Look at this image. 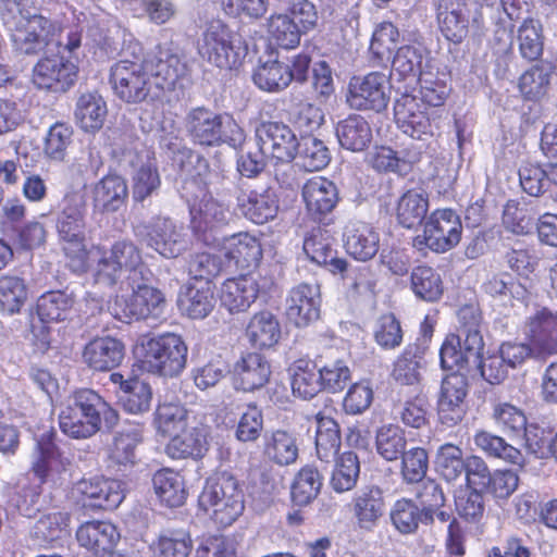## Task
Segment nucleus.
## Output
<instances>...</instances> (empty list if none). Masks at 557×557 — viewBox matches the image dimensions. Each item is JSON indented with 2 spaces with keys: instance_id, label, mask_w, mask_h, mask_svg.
<instances>
[{
  "instance_id": "obj_33",
  "label": "nucleus",
  "mask_w": 557,
  "mask_h": 557,
  "mask_svg": "<svg viewBox=\"0 0 557 557\" xmlns=\"http://www.w3.org/2000/svg\"><path fill=\"white\" fill-rule=\"evenodd\" d=\"M63 407L103 419L106 434H111L120 424L119 410L91 388L75 389L67 396Z\"/></svg>"
},
{
  "instance_id": "obj_48",
  "label": "nucleus",
  "mask_w": 557,
  "mask_h": 557,
  "mask_svg": "<svg viewBox=\"0 0 557 557\" xmlns=\"http://www.w3.org/2000/svg\"><path fill=\"white\" fill-rule=\"evenodd\" d=\"M293 395L310 400L322 393L318 358L297 359L288 368Z\"/></svg>"
},
{
  "instance_id": "obj_5",
  "label": "nucleus",
  "mask_w": 557,
  "mask_h": 557,
  "mask_svg": "<svg viewBox=\"0 0 557 557\" xmlns=\"http://www.w3.org/2000/svg\"><path fill=\"white\" fill-rule=\"evenodd\" d=\"M185 131L191 143L202 148L235 145L244 127L227 112H216L206 106L191 108L184 117Z\"/></svg>"
},
{
  "instance_id": "obj_41",
  "label": "nucleus",
  "mask_w": 557,
  "mask_h": 557,
  "mask_svg": "<svg viewBox=\"0 0 557 557\" xmlns=\"http://www.w3.org/2000/svg\"><path fill=\"white\" fill-rule=\"evenodd\" d=\"M384 491L376 485L363 486L352 499V513L360 529L371 531L385 513Z\"/></svg>"
},
{
  "instance_id": "obj_32",
  "label": "nucleus",
  "mask_w": 557,
  "mask_h": 557,
  "mask_svg": "<svg viewBox=\"0 0 557 557\" xmlns=\"http://www.w3.org/2000/svg\"><path fill=\"white\" fill-rule=\"evenodd\" d=\"M226 267L231 273L247 272L256 269L263 256L260 239L247 232H240L231 236H225Z\"/></svg>"
},
{
  "instance_id": "obj_38",
  "label": "nucleus",
  "mask_w": 557,
  "mask_h": 557,
  "mask_svg": "<svg viewBox=\"0 0 557 557\" xmlns=\"http://www.w3.org/2000/svg\"><path fill=\"white\" fill-rule=\"evenodd\" d=\"M343 243L350 257L366 262L379 252L380 234L367 222L349 221L344 227Z\"/></svg>"
},
{
  "instance_id": "obj_43",
  "label": "nucleus",
  "mask_w": 557,
  "mask_h": 557,
  "mask_svg": "<svg viewBox=\"0 0 557 557\" xmlns=\"http://www.w3.org/2000/svg\"><path fill=\"white\" fill-rule=\"evenodd\" d=\"M335 135L339 147L351 152L366 151L373 140L369 121L358 113H350L339 120L335 124Z\"/></svg>"
},
{
  "instance_id": "obj_62",
  "label": "nucleus",
  "mask_w": 557,
  "mask_h": 557,
  "mask_svg": "<svg viewBox=\"0 0 557 557\" xmlns=\"http://www.w3.org/2000/svg\"><path fill=\"white\" fill-rule=\"evenodd\" d=\"M88 36L91 42V47L95 48V54L101 59L115 58L121 55L122 58H128L124 51L127 49L125 33L120 28H104L99 25L89 27Z\"/></svg>"
},
{
  "instance_id": "obj_53",
  "label": "nucleus",
  "mask_w": 557,
  "mask_h": 557,
  "mask_svg": "<svg viewBox=\"0 0 557 557\" xmlns=\"http://www.w3.org/2000/svg\"><path fill=\"white\" fill-rule=\"evenodd\" d=\"M389 518L395 529L404 535L414 534L420 524L429 527L434 523L428 511H423L414 500L405 497L394 503Z\"/></svg>"
},
{
  "instance_id": "obj_39",
  "label": "nucleus",
  "mask_w": 557,
  "mask_h": 557,
  "mask_svg": "<svg viewBox=\"0 0 557 557\" xmlns=\"http://www.w3.org/2000/svg\"><path fill=\"white\" fill-rule=\"evenodd\" d=\"M112 444L108 450V467L117 472H126L137 463L136 448L143 442L139 423L132 428L114 430Z\"/></svg>"
},
{
  "instance_id": "obj_58",
  "label": "nucleus",
  "mask_w": 557,
  "mask_h": 557,
  "mask_svg": "<svg viewBox=\"0 0 557 557\" xmlns=\"http://www.w3.org/2000/svg\"><path fill=\"white\" fill-rule=\"evenodd\" d=\"M400 33L392 22L377 24L372 33L369 52L375 66H387L395 53Z\"/></svg>"
},
{
  "instance_id": "obj_64",
  "label": "nucleus",
  "mask_w": 557,
  "mask_h": 557,
  "mask_svg": "<svg viewBox=\"0 0 557 557\" xmlns=\"http://www.w3.org/2000/svg\"><path fill=\"white\" fill-rule=\"evenodd\" d=\"M411 289L417 298L426 302L438 301L444 293L441 274L428 265L413 268L410 275Z\"/></svg>"
},
{
  "instance_id": "obj_46",
  "label": "nucleus",
  "mask_w": 557,
  "mask_h": 557,
  "mask_svg": "<svg viewBox=\"0 0 557 557\" xmlns=\"http://www.w3.org/2000/svg\"><path fill=\"white\" fill-rule=\"evenodd\" d=\"M429 195L421 188H410L404 191L395 208V218L404 228L418 230L429 218Z\"/></svg>"
},
{
  "instance_id": "obj_3",
  "label": "nucleus",
  "mask_w": 557,
  "mask_h": 557,
  "mask_svg": "<svg viewBox=\"0 0 557 557\" xmlns=\"http://www.w3.org/2000/svg\"><path fill=\"white\" fill-rule=\"evenodd\" d=\"M100 255L94 273V281L104 287L124 284L135 277L144 281L152 278V271L143 261L138 246L131 239L115 240L110 249L104 245H95Z\"/></svg>"
},
{
  "instance_id": "obj_37",
  "label": "nucleus",
  "mask_w": 557,
  "mask_h": 557,
  "mask_svg": "<svg viewBox=\"0 0 557 557\" xmlns=\"http://www.w3.org/2000/svg\"><path fill=\"white\" fill-rule=\"evenodd\" d=\"M129 189L126 180L110 172L100 178L91 188L92 207L101 213H113L126 206Z\"/></svg>"
},
{
  "instance_id": "obj_59",
  "label": "nucleus",
  "mask_w": 557,
  "mask_h": 557,
  "mask_svg": "<svg viewBox=\"0 0 557 557\" xmlns=\"http://www.w3.org/2000/svg\"><path fill=\"white\" fill-rule=\"evenodd\" d=\"M117 404L131 414H143L151 408L153 393L150 384L137 376L128 377L123 392H116Z\"/></svg>"
},
{
  "instance_id": "obj_28",
  "label": "nucleus",
  "mask_w": 557,
  "mask_h": 557,
  "mask_svg": "<svg viewBox=\"0 0 557 557\" xmlns=\"http://www.w3.org/2000/svg\"><path fill=\"white\" fill-rule=\"evenodd\" d=\"M231 383L235 391L250 393L262 388L270 380V361L260 352H243L231 363Z\"/></svg>"
},
{
  "instance_id": "obj_57",
  "label": "nucleus",
  "mask_w": 557,
  "mask_h": 557,
  "mask_svg": "<svg viewBox=\"0 0 557 557\" xmlns=\"http://www.w3.org/2000/svg\"><path fill=\"white\" fill-rule=\"evenodd\" d=\"M263 451L277 466L293 465L299 455L298 436L294 431L275 430L267 438Z\"/></svg>"
},
{
  "instance_id": "obj_10",
  "label": "nucleus",
  "mask_w": 557,
  "mask_h": 557,
  "mask_svg": "<svg viewBox=\"0 0 557 557\" xmlns=\"http://www.w3.org/2000/svg\"><path fill=\"white\" fill-rule=\"evenodd\" d=\"M133 233L141 246L165 259H175L188 248L183 228L169 216L154 215L149 220L139 221L133 224Z\"/></svg>"
},
{
  "instance_id": "obj_29",
  "label": "nucleus",
  "mask_w": 557,
  "mask_h": 557,
  "mask_svg": "<svg viewBox=\"0 0 557 557\" xmlns=\"http://www.w3.org/2000/svg\"><path fill=\"white\" fill-rule=\"evenodd\" d=\"M525 327L535 359L545 360L557 354V310L548 307L536 309L528 318Z\"/></svg>"
},
{
  "instance_id": "obj_14",
  "label": "nucleus",
  "mask_w": 557,
  "mask_h": 557,
  "mask_svg": "<svg viewBox=\"0 0 557 557\" xmlns=\"http://www.w3.org/2000/svg\"><path fill=\"white\" fill-rule=\"evenodd\" d=\"M461 234L462 224L454 210H435L423 224L422 233L412 238V246L418 250L428 248L434 252H445L459 244Z\"/></svg>"
},
{
  "instance_id": "obj_63",
  "label": "nucleus",
  "mask_w": 557,
  "mask_h": 557,
  "mask_svg": "<svg viewBox=\"0 0 557 557\" xmlns=\"http://www.w3.org/2000/svg\"><path fill=\"white\" fill-rule=\"evenodd\" d=\"M342 443L338 423L331 417H317L315 449L321 461L334 460Z\"/></svg>"
},
{
  "instance_id": "obj_21",
  "label": "nucleus",
  "mask_w": 557,
  "mask_h": 557,
  "mask_svg": "<svg viewBox=\"0 0 557 557\" xmlns=\"http://www.w3.org/2000/svg\"><path fill=\"white\" fill-rule=\"evenodd\" d=\"M258 146L270 152L282 163H289L297 157L299 138L292 127L282 121H262L255 129Z\"/></svg>"
},
{
  "instance_id": "obj_6",
  "label": "nucleus",
  "mask_w": 557,
  "mask_h": 557,
  "mask_svg": "<svg viewBox=\"0 0 557 557\" xmlns=\"http://www.w3.org/2000/svg\"><path fill=\"white\" fill-rule=\"evenodd\" d=\"M198 506L210 513L214 522L231 525L244 511V493L238 480L228 472L207 478L198 497Z\"/></svg>"
},
{
  "instance_id": "obj_30",
  "label": "nucleus",
  "mask_w": 557,
  "mask_h": 557,
  "mask_svg": "<svg viewBox=\"0 0 557 557\" xmlns=\"http://www.w3.org/2000/svg\"><path fill=\"white\" fill-rule=\"evenodd\" d=\"M35 442L36 457L28 474L40 483L54 481L55 475L64 468L58 432L51 428L36 435Z\"/></svg>"
},
{
  "instance_id": "obj_7",
  "label": "nucleus",
  "mask_w": 557,
  "mask_h": 557,
  "mask_svg": "<svg viewBox=\"0 0 557 557\" xmlns=\"http://www.w3.org/2000/svg\"><path fill=\"white\" fill-rule=\"evenodd\" d=\"M200 58L220 70H237L248 53L245 38L221 21L212 22L197 42Z\"/></svg>"
},
{
  "instance_id": "obj_15",
  "label": "nucleus",
  "mask_w": 557,
  "mask_h": 557,
  "mask_svg": "<svg viewBox=\"0 0 557 557\" xmlns=\"http://www.w3.org/2000/svg\"><path fill=\"white\" fill-rule=\"evenodd\" d=\"M394 121L406 136L426 141L440 129L435 116H431L419 98L405 90L394 100Z\"/></svg>"
},
{
  "instance_id": "obj_9",
  "label": "nucleus",
  "mask_w": 557,
  "mask_h": 557,
  "mask_svg": "<svg viewBox=\"0 0 557 557\" xmlns=\"http://www.w3.org/2000/svg\"><path fill=\"white\" fill-rule=\"evenodd\" d=\"M483 352L484 339L481 333H472L466 338L456 333H448L440 347V367L443 371L451 373H461L462 370L472 376L478 373L487 381Z\"/></svg>"
},
{
  "instance_id": "obj_13",
  "label": "nucleus",
  "mask_w": 557,
  "mask_h": 557,
  "mask_svg": "<svg viewBox=\"0 0 557 557\" xmlns=\"http://www.w3.org/2000/svg\"><path fill=\"white\" fill-rule=\"evenodd\" d=\"M122 482L103 475L83 478L73 486L75 506L85 513L112 511L123 502Z\"/></svg>"
},
{
  "instance_id": "obj_18",
  "label": "nucleus",
  "mask_w": 557,
  "mask_h": 557,
  "mask_svg": "<svg viewBox=\"0 0 557 557\" xmlns=\"http://www.w3.org/2000/svg\"><path fill=\"white\" fill-rule=\"evenodd\" d=\"M189 215L195 238L208 247L220 246L224 242L225 235L222 234V228L233 219L230 209L211 194L202 198Z\"/></svg>"
},
{
  "instance_id": "obj_47",
  "label": "nucleus",
  "mask_w": 557,
  "mask_h": 557,
  "mask_svg": "<svg viewBox=\"0 0 557 557\" xmlns=\"http://www.w3.org/2000/svg\"><path fill=\"white\" fill-rule=\"evenodd\" d=\"M209 450L208 435L200 428H185L170 437L165 446L166 455L172 459L201 460Z\"/></svg>"
},
{
  "instance_id": "obj_11",
  "label": "nucleus",
  "mask_w": 557,
  "mask_h": 557,
  "mask_svg": "<svg viewBox=\"0 0 557 557\" xmlns=\"http://www.w3.org/2000/svg\"><path fill=\"white\" fill-rule=\"evenodd\" d=\"M218 195L233 198L236 214L256 225L275 220L280 211L278 190L272 185L244 187L242 184L240 188L221 189Z\"/></svg>"
},
{
  "instance_id": "obj_44",
  "label": "nucleus",
  "mask_w": 557,
  "mask_h": 557,
  "mask_svg": "<svg viewBox=\"0 0 557 557\" xmlns=\"http://www.w3.org/2000/svg\"><path fill=\"white\" fill-rule=\"evenodd\" d=\"M463 0H436V17L443 36L460 44L468 35L470 22L465 15Z\"/></svg>"
},
{
  "instance_id": "obj_22",
  "label": "nucleus",
  "mask_w": 557,
  "mask_h": 557,
  "mask_svg": "<svg viewBox=\"0 0 557 557\" xmlns=\"http://www.w3.org/2000/svg\"><path fill=\"white\" fill-rule=\"evenodd\" d=\"M327 227L320 224L312 227L304 238L302 250L312 263L344 277L349 263L346 258L338 257L335 239Z\"/></svg>"
},
{
  "instance_id": "obj_34",
  "label": "nucleus",
  "mask_w": 557,
  "mask_h": 557,
  "mask_svg": "<svg viewBox=\"0 0 557 557\" xmlns=\"http://www.w3.org/2000/svg\"><path fill=\"white\" fill-rule=\"evenodd\" d=\"M30 474L25 480H20L5 492V510L10 513H18L22 517L33 519L41 512L47 500L42 495V484L30 482Z\"/></svg>"
},
{
  "instance_id": "obj_50",
  "label": "nucleus",
  "mask_w": 557,
  "mask_h": 557,
  "mask_svg": "<svg viewBox=\"0 0 557 557\" xmlns=\"http://www.w3.org/2000/svg\"><path fill=\"white\" fill-rule=\"evenodd\" d=\"M154 494L159 502L169 508H178L187 499L188 492L183 475L170 469L156 471L151 479Z\"/></svg>"
},
{
  "instance_id": "obj_35",
  "label": "nucleus",
  "mask_w": 557,
  "mask_h": 557,
  "mask_svg": "<svg viewBox=\"0 0 557 557\" xmlns=\"http://www.w3.org/2000/svg\"><path fill=\"white\" fill-rule=\"evenodd\" d=\"M431 50L422 42L414 40L398 47L391 59L392 71L398 75V81L408 78L418 81L425 71L431 70Z\"/></svg>"
},
{
  "instance_id": "obj_26",
  "label": "nucleus",
  "mask_w": 557,
  "mask_h": 557,
  "mask_svg": "<svg viewBox=\"0 0 557 557\" xmlns=\"http://www.w3.org/2000/svg\"><path fill=\"white\" fill-rule=\"evenodd\" d=\"M125 356L123 338L104 332L89 339L82 352L84 363L97 372H109L120 367Z\"/></svg>"
},
{
  "instance_id": "obj_31",
  "label": "nucleus",
  "mask_w": 557,
  "mask_h": 557,
  "mask_svg": "<svg viewBox=\"0 0 557 557\" xmlns=\"http://www.w3.org/2000/svg\"><path fill=\"white\" fill-rule=\"evenodd\" d=\"M87 208L82 197L72 196L64 199L55 213V230L61 243L69 246L83 245L86 239Z\"/></svg>"
},
{
  "instance_id": "obj_19",
  "label": "nucleus",
  "mask_w": 557,
  "mask_h": 557,
  "mask_svg": "<svg viewBox=\"0 0 557 557\" xmlns=\"http://www.w3.org/2000/svg\"><path fill=\"white\" fill-rule=\"evenodd\" d=\"M308 219L317 224L330 226L334 223L333 211L339 202L337 185L323 176L308 180L301 188Z\"/></svg>"
},
{
  "instance_id": "obj_24",
  "label": "nucleus",
  "mask_w": 557,
  "mask_h": 557,
  "mask_svg": "<svg viewBox=\"0 0 557 557\" xmlns=\"http://www.w3.org/2000/svg\"><path fill=\"white\" fill-rule=\"evenodd\" d=\"M321 287L317 283L301 282L286 298V317L296 327H307L321 318Z\"/></svg>"
},
{
  "instance_id": "obj_20",
  "label": "nucleus",
  "mask_w": 557,
  "mask_h": 557,
  "mask_svg": "<svg viewBox=\"0 0 557 557\" xmlns=\"http://www.w3.org/2000/svg\"><path fill=\"white\" fill-rule=\"evenodd\" d=\"M273 281L240 273L238 278L226 277L221 289L220 301L230 313L247 311L260 294L267 293Z\"/></svg>"
},
{
  "instance_id": "obj_54",
  "label": "nucleus",
  "mask_w": 557,
  "mask_h": 557,
  "mask_svg": "<svg viewBox=\"0 0 557 557\" xmlns=\"http://www.w3.org/2000/svg\"><path fill=\"white\" fill-rule=\"evenodd\" d=\"M132 198L136 203H144L147 199L158 196L161 188V176L156 161L149 158L147 161L133 164L132 172Z\"/></svg>"
},
{
  "instance_id": "obj_49",
  "label": "nucleus",
  "mask_w": 557,
  "mask_h": 557,
  "mask_svg": "<svg viewBox=\"0 0 557 557\" xmlns=\"http://www.w3.org/2000/svg\"><path fill=\"white\" fill-rule=\"evenodd\" d=\"M473 459L485 462L475 455L463 458L462 450L458 446L446 443L437 449L434 460L435 470L447 482H454L461 478L462 474H465V479L468 481V472L470 467H472Z\"/></svg>"
},
{
  "instance_id": "obj_60",
  "label": "nucleus",
  "mask_w": 557,
  "mask_h": 557,
  "mask_svg": "<svg viewBox=\"0 0 557 557\" xmlns=\"http://www.w3.org/2000/svg\"><path fill=\"white\" fill-rule=\"evenodd\" d=\"M323 476L312 466L302 467L295 475L290 485L292 507H307L320 494Z\"/></svg>"
},
{
  "instance_id": "obj_51",
  "label": "nucleus",
  "mask_w": 557,
  "mask_h": 557,
  "mask_svg": "<svg viewBox=\"0 0 557 557\" xmlns=\"http://www.w3.org/2000/svg\"><path fill=\"white\" fill-rule=\"evenodd\" d=\"M527 358L535 359V351L530 342L504 343L498 355L490 356V384H499L508 374V368L523 362Z\"/></svg>"
},
{
  "instance_id": "obj_23",
  "label": "nucleus",
  "mask_w": 557,
  "mask_h": 557,
  "mask_svg": "<svg viewBox=\"0 0 557 557\" xmlns=\"http://www.w3.org/2000/svg\"><path fill=\"white\" fill-rule=\"evenodd\" d=\"M247 133L244 129L228 148L235 153V175L232 181L223 182L221 189L240 188L242 184L249 186V181L258 180L267 171L268 161L265 151L258 146L247 149Z\"/></svg>"
},
{
  "instance_id": "obj_45",
  "label": "nucleus",
  "mask_w": 557,
  "mask_h": 557,
  "mask_svg": "<svg viewBox=\"0 0 557 557\" xmlns=\"http://www.w3.org/2000/svg\"><path fill=\"white\" fill-rule=\"evenodd\" d=\"M246 336L256 349L274 348L282 338L278 315L268 309L253 313L246 326Z\"/></svg>"
},
{
  "instance_id": "obj_56",
  "label": "nucleus",
  "mask_w": 557,
  "mask_h": 557,
  "mask_svg": "<svg viewBox=\"0 0 557 557\" xmlns=\"http://www.w3.org/2000/svg\"><path fill=\"white\" fill-rule=\"evenodd\" d=\"M416 83L420 85L419 100L425 106L441 107L451 92V75L445 69L433 71V67L424 72Z\"/></svg>"
},
{
  "instance_id": "obj_36",
  "label": "nucleus",
  "mask_w": 557,
  "mask_h": 557,
  "mask_svg": "<svg viewBox=\"0 0 557 557\" xmlns=\"http://www.w3.org/2000/svg\"><path fill=\"white\" fill-rule=\"evenodd\" d=\"M215 285L208 282H189L180 287L176 305L183 315L193 320L207 318L216 304Z\"/></svg>"
},
{
  "instance_id": "obj_27",
  "label": "nucleus",
  "mask_w": 557,
  "mask_h": 557,
  "mask_svg": "<svg viewBox=\"0 0 557 557\" xmlns=\"http://www.w3.org/2000/svg\"><path fill=\"white\" fill-rule=\"evenodd\" d=\"M467 492L456 497V509L468 522H478L484 513L487 494V465L473 459L468 472Z\"/></svg>"
},
{
  "instance_id": "obj_2",
  "label": "nucleus",
  "mask_w": 557,
  "mask_h": 557,
  "mask_svg": "<svg viewBox=\"0 0 557 557\" xmlns=\"http://www.w3.org/2000/svg\"><path fill=\"white\" fill-rule=\"evenodd\" d=\"M122 58L110 70V84L114 95L125 103L160 102V91L154 89L145 64V54L137 40L129 39Z\"/></svg>"
},
{
  "instance_id": "obj_16",
  "label": "nucleus",
  "mask_w": 557,
  "mask_h": 557,
  "mask_svg": "<svg viewBox=\"0 0 557 557\" xmlns=\"http://www.w3.org/2000/svg\"><path fill=\"white\" fill-rule=\"evenodd\" d=\"M153 88L160 91V102L165 91H183L189 83V69L184 57L171 49L158 47L157 52L145 55Z\"/></svg>"
},
{
  "instance_id": "obj_52",
  "label": "nucleus",
  "mask_w": 557,
  "mask_h": 557,
  "mask_svg": "<svg viewBox=\"0 0 557 557\" xmlns=\"http://www.w3.org/2000/svg\"><path fill=\"white\" fill-rule=\"evenodd\" d=\"M107 114V102L97 91L82 94L77 98L74 116L76 124L84 132L94 134L100 131Z\"/></svg>"
},
{
  "instance_id": "obj_1",
  "label": "nucleus",
  "mask_w": 557,
  "mask_h": 557,
  "mask_svg": "<svg viewBox=\"0 0 557 557\" xmlns=\"http://www.w3.org/2000/svg\"><path fill=\"white\" fill-rule=\"evenodd\" d=\"M0 18L14 32L15 49L24 55H37L51 42L55 22L42 14L29 0H0Z\"/></svg>"
},
{
  "instance_id": "obj_8",
  "label": "nucleus",
  "mask_w": 557,
  "mask_h": 557,
  "mask_svg": "<svg viewBox=\"0 0 557 557\" xmlns=\"http://www.w3.org/2000/svg\"><path fill=\"white\" fill-rule=\"evenodd\" d=\"M157 282L153 273L152 278L147 281L135 277L126 282L132 295L115 297L109 307L112 315L124 323L148 318L158 319L165 310L166 299L163 292L154 285Z\"/></svg>"
},
{
  "instance_id": "obj_12",
  "label": "nucleus",
  "mask_w": 557,
  "mask_h": 557,
  "mask_svg": "<svg viewBox=\"0 0 557 557\" xmlns=\"http://www.w3.org/2000/svg\"><path fill=\"white\" fill-rule=\"evenodd\" d=\"M391 74L372 71L350 77L345 95L346 103L355 111L381 114L391 101Z\"/></svg>"
},
{
  "instance_id": "obj_25",
  "label": "nucleus",
  "mask_w": 557,
  "mask_h": 557,
  "mask_svg": "<svg viewBox=\"0 0 557 557\" xmlns=\"http://www.w3.org/2000/svg\"><path fill=\"white\" fill-rule=\"evenodd\" d=\"M468 393L467 375L449 373L442 379L437 398L438 421L446 428H453L462 421L466 414L465 398Z\"/></svg>"
},
{
  "instance_id": "obj_17",
  "label": "nucleus",
  "mask_w": 557,
  "mask_h": 557,
  "mask_svg": "<svg viewBox=\"0 0 557 557\" xmlns=\"http://www.w3.org/2000/svg\"><path fill=\"white\" fill-rule=\"evenodd\" d=\"M78 66L60 50L46 52L33 67L32 83L39 90L67 92L77 82Z\"/></svg>"
},
{
  "instance_id": "obj_55",
  "label": "nucleus",
  "mask_w": 557,
  "mask_h": 557,
  "mask_svg": "<svg viewBox=\"0 0 557 557\" xmlns=\"http://www.w3.org/2000/svg\"><path fill=\"white\" fill-rule=\"evenodd\" d=\"M60 430L75 440H87L104 432V420L62 407L59 413Z\"/></svg>"
},
{
  "instance_id": "obj_40",
  "label": "nucleus",
  "mask_w": 557,
  "mask_h": 557,
  "mask_svg": "<svg viewBox=\"0 0 557 557\" xmlns=\"http://www.w3.org/2000/svg\"><path fill=\"white\" fill-rule=\"evenodd\" d=\"M120 539L117 528L109 521H86L76 530L78 544L96 556H106L117 545Z\"/></svg>"
},
{
  "instance_id": "obj_61",
  "label": "nucleus",
  "mask_w": 557,
  "mask_h": 557,
  "mask_svg": "<svg viewBox=\"0 0 557 557\" xmlns=\"http://www.w3.org/2000/svg\"><path fill=\"white\" fill-rule=\"evenodd\" d=\"M163 147L177 166L181 175L195 174V172H209L208 159L200 152L187 147L177 137L163 139Z\"/></svg>"
},
{
  "instance_id": "obj_42",
  "label": "nucleus",
  "mask_w": 557,
  "mask_h": 557,
  "mask_svg": "<svg viewBox=\"0 0 557 557\" xmlns=\"http://www.w3.org/2000/svg\"><path fill=\"white\" fill-rule=\"evenodd\" d=\"M76 295L73 289H51L37 298L35 310L42 324L59 323L71 318Z\"/></svg>"
},
{
  "instance_id": "obj_4",
  "label": "nucleus",
  "mask_w": 557,
  "mask_h": 557,
  "mask_svg": "<svg viewBox=\"0 0 557 557\" xmlns=\"http://www.w3.org/2000/svg\"><path fill=\"white\" fill-rule=\"evenodd\" d=\"M135 354L148 373L176 377L186 368L188 347L184 338L175 333L144 335L136 346Z\"/></svg>"
}]
</instances>
